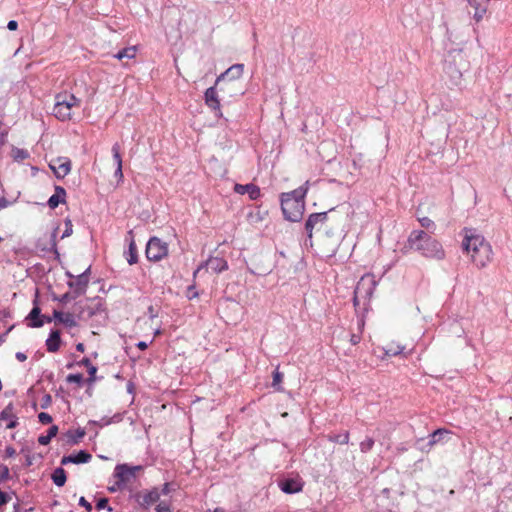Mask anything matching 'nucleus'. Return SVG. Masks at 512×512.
<instances>
[{
	"label": "nucleus",
	"instance_id": "f257e3e1",
	"mask_svg": "<svg viewBox=\"0 0 512 512\" xmlns=\"http://www.w3.org/2000/svg\"><path fill=\"white\" fill-rule=\"evenodd\" d=\"M407 246L428 259L441 261L446 256L442 244L423 230H413L408 236Z\"/></svg>",
	"mask_w": 512,
	"mask_h": 512
},
{
	"label": "nucleus",
	"instance_id": "f03ea898",
	"mask_svg": "<svg viewBox=\"0 0 512 512\" xmlns=\"http://www.w3.org/2000/svg\"><path fill=\"white\" fill-rule=\"evenodd\" d=\"M345 220L336 216L334 209L328 212L313 213L311 214L305 224V229L308 237L311 238L313 230L323 229L328 237H333L343 233V226Z\"/></svg>",
	"mask_w": 512,
	"mask_h": 512
},
{
	"label": "nucleus",
	"instance_id": "7ed1b4c3",
	"mask_svg": "<svg viewBox=\"0 0 512 512\" xmlns=\"http://www.w3.org/2000/svg\"><path fill=\"white\" fill-rule=\"evenodd\" d=\"M462 246L478 268L486 267L493 259L492 246L482 235L466 233Z\"/></svg>",
	"mask_w": 512,
	"mask_h": 512
},
{
	"label": "nucleus",
	"instance_id": "20e7f679",
	"mask_svg": "<svg viewBox=\"0 0 512 512\" xmlns=\"http://www.w3.org/2000/svg\"><path fill=\"white\" fill-rule=\"evenodd\" d=\"M307 185L308 181L304 186H301L291 192L281 194V209L286 220L298 222L302 219L305 209L304 198L308 191Z\"/></svg>",
	"mask_w": 512,
	"mask_h": 512
},
{
	"label": "nucleus",
	"instance_id": "39448f33",
	"mask_svg": "<svg viewBox=\"0 0 512 512\" xmlns=\"http://www.w3.org/2000/svg\"><path fill=\"white\" fill-rule=\"evenodd\" d=\"M466 63L461 51L450 52L444 62L445 83L450 89H462L463 69Z\"/></svg>",
	"mask_w": 512,
	"mask_h": 512
},
{
	"label": "nucleus",
	"instance_id": "423d86ee",
	"mask_svg": "<svg viewBox=\"0 0 512 512\" xmlns=\"http://www.w3.org/2000/svg\"><path fill=\"white\" fill-rule=\"evenodd\" d=\"M80 99L68 92H62L55 96V104L53 107V115L61 120H70L72 117V109L80 106Z\"/></svg>",
	"mask_w": 512,
	"mask_h": 512
},
{
	"label": "nucleus",
	"instance_id": "0eeeda50",
	"mask_svg": "<svg viewBox=\"0 0 512 512\" xmlns=\"http://www.w3.org/2000/svg\"><path fill=\"white\" fill-rule=\"evenodd\" d=\"M376 284L377 282L375 280L374 275L365 274L364 276H362L354 290V305L358 306L360 305L361 301L365 302L369 300L374 293Z\"/></svg>",
	"mask_w": 512,
	"mask_h": 512
},
{
	"label": "nucleus",
	"instance_id": "6e6552de",
	"mask_svg": "<svg viewBox=\"0 0 512 512\" xmlns=\"http://www.w3.org/2000/svg\"><path fill=\"white\" fill-rule=\"evenodd\" d=\"M91 267L89 266L84 272L75 276L70 272H66V276L71 280L67 283L69 288L73 291V297H79L86 293L89 285V275Z\"/></svg>",
	"mask_w": 512,
	"mask_h": 512
},
{
	"label": "nucleus",
	"instance_id": "1a4fd4ad",
	"mask_svg": "<svg viewBox=\"0 0 512 512\" xmlns=\"http://www.w3.org/2000/svg\"><path fill=\"white\" fill-rule=\"evenodd\" d=\"M168 254L167 243L158 237H152L146 245V257L150 261H159Z\"/></svg>",
	"mask_w": 512,
	"mask_h": 512
},
{
	"label": "nucleus",
	"instance_id": "9d476101",
	"mask_svg": "<svg viewBox=\"0 0 512 512\" xmlns=\"http://www.w3.org/2000/svg\"><path fill=\"white\" fill-rule=\"evenodd\" d=\"M141 469V466L118 464L114 470V477L117 479L116 485L120 488L128 483H131L136 478V472L140 471Z\"/></svg>",
	"mask_w": 512,
	"mask_h": 512
},
{
	"label": "nucleus",
	"instance_id": "9b49d317",
	"mask_svg": "<svg viewBox=\"0 0 512 512\" xmlns=\"http://www.w3.org/2000/svg\"><path fill=\"white\" fill-rule=\"evenodd\" d=\"M49 167L58 179H62L70 173L71 161L66 157H58L51 160Z\"/></svg>",
	"mask_w": 512,
	"mask_h": 512
},
{
	"label": "nucleus",
	"instance_id": "f8f14e48",
	"mask_svg": "<svg viewBox=\"0 0 512 512\" xmlns=\"http://www.w3.org/2000/svg\"><path fill=\"white\" fill-rule=\"evenodd\" d=\"M211 269L215 273H221L228 269V263L226 260L220 257H210L205 262H203L194 272V277L197 273L203 269Z\"/></svg>",
	"mask_w": 512,
	"mask_h": 512
},
{
	"label": "nucleus",
	"instance_id": "ddd939ff",
	"mask_svg": "<svg viewBox=\"0 0 512 512\" xmlns=\"http://www.w3.org/2000/svg\"><path fill=\"white\" fill-rule=\"evenodd\" d=\"M18 416L15 412V407L12 402H10L1 412H0V421L6 422V429H14L18 426Z\"/></svg>",
	"mask_w": 512,
	"mask_h": 512
},
{
	"label": "nucleus",
	"instance_id": "4468645a",
	"mask_svg": "<svg viewBox=\"0 0 512 512\" xmlns=\"http://www.w3.org/2000/svg\"><path fill=\"white\" fill-rule=\"evenodd\" d=\"M469 13L473 14V18L479 22L483 19L489 6V0H468Z\"/></svg>",
	"mask_w": 512,
	"mask_h": 512
},
{
	"label": "nucleus",
	"instance_id": "2eb2a0df",
	"mask_svg": "<svg viewBox=\"0 0 512 512\" xmlns=\"http://www.w3.org/2000/svg\"><path fill=\"white\" fill-rule=\"evenodd\" d=\"M279 487L286 494H294L302 491L303 482L298 478L284 479L279 483Z\"/></svg>",
	"mask_w": 512,
	"mask_h": 512
},
{
	"label": "nucleus",
	"instance_id": "dca6fc26",
	"mask_svg": "<svg viewBox=\"0 0 512 512\" xmlns=\"http://www.w3.org/2000/svg\"><path fill=\"white\" fill-rule=\"evenodd\" d=\"M204 97H205V103L206 105L216 111V115L217 116H221V111H220V101L217 97V92H216V88L215 86H212V87H209L206 91H205V94H204Z\"/></svg>",
	"mask_w": 512,
	"mask_h": 512
},
{
	"label": "nucleus",
	"instance_id": "f3484780",
	"mask_svg": "<svg viewBox=\"0 0 512 512\" xmlns=\"http://www.w3.org/2000/svg\"><path fill=\"white\" fill-rule=\"evenodd\" d=\"M234 191L240 195L248 194L251 200H256L261 195L260 188L252 183L245 185L235 184Z\"/></svg>",
	"mask_w": 512,
	"mask_h": 512
},
{
	"label": "nucleus",
	"instance_id": "a211bd4d",
	"mask_svg": "<svg viewBox=\"0 0 512 512\" xmlns=\"http://www.w3.org/2000/svg\"><path fill=\"white\" fill-rule=\"evenodd\" d=\"M92 458V455L85 450H80L77 454L63 456L61 459L62 465H67L69 463L73 464H83L88 463Z\"/></svg>",
	"mask_w": 512,
	"mask_h": 512
},
{
	"label": "nucleus",
	"instance_id": "6ab92c4d",
	"mask_svg": "<svg viewBox=\"0 0 512 512\" xmlns=\"http://www.w3.org/2000/svg\"><path fill=\"white\" fill-rule=\"evenodd\" d=\"M160 496H161L160 490L158 488H153L152 490H150L142 495H139L138 502L142 507L148 508L149 506L158 502L160 499Z\"/></svg>",
	"mask_w": 512,
	"mask_h": 512
},
{
	"label": "nucleus",
	"instance_id": "aec40b11",
	"mask_svg": "<svg viewBox=\"0 0 512 512\" xmlns=\"http://www.w3.org/2000/svg\"><path fill=\"white\" fill-rule=\"evenodd\" d=\"M244 70L243 64H234L230 68H228L224 73H222L217 79L215 85H217L219 82L223 81L226 78H229L230 80L239 79Z\"/></svg>",
	"mask_w": 512,
	"mask_h": 512
},
{
	"label": "nucleus",
	"instance_id": "412c9836",
	"mask_svg": "<svg viewBox=\"0 0 512 512\" xmlns=\"http://www.w3.org/2000/svg\"><path fill=\"white\" fill-rule=\"evenodd\" d=\"M405 349V345H402L401 343L394 340L386 343V345L383 346L384 355L387 357L402 355Z\"/></svg>",
	"mask_w": 512,
	"mask_h": 512
},
{
	"label": "nucleus",
	"instance_id": "4be33fe9",
	"mask_svg": "<svg viewBox=\"0 0 512 512\" xmlns=\"http://www.w3.org/2000/svg\"><path fill=\"white\" fill-rule=\"evenodd\" d=\"M120 150H121V147H120L119 143H115L112 146L113 159L116 163V170H115L114 175L119 180H122L123 179V171H122V157L120 154Z\"/></svg>",
	"mask_w": 512,
	"mask_h": 512
},
{
	"label": "nucleus",
	"instance_id": "5701e85b",
	"mask_svg": "<svg viewBox=\"0 0 512 512\" xmlns=\"http://www.w3.org/2000/svg\"><path fill=\"white\" fill-rule=\"evenodd\" d=\"M53 319H55L56 321L64 324L67 327H70V328L77 326L75 317L71 313H63V312L54 310Z\"/></svg>",
	"mask_w": 512,
	"mask_h": 512
},
{
	"label": "nucleus",
	"instance_id": "b1692460",
	"mask_svg": "<svg viewBox=\"0 0 512 512\" xmlns=\"http://www.w3.org/2000/svg\"><path fill=\"white\" fill-rule=\"evenodd\" d=\"M66 191L61 186L55 187V193L49 198L48 205L51 209L58 207L60 203H65Z\"/></svg>",
	"mask_w": 512,
	"mask_h": 512
},
{
	"label": "nucleus",
	"instance_id": "393cba45",
	"mask_svg": "<svg viewBox=\"0 0 512 512\" xmlns=\"http://www.w3.org/2000/svg\"><path fill=\"white\" fill-rule=\"evenodd\" d=\"M61 337L59 330H52L48 339L46 340V347L49 352H57L60 348Z\"/></svg>",
	"mask_w": 512,
	"mask_h": 512
},
{
	"label": "nucleus",
	"instance_id": "a878e982",
	"mask_svg": "<svg viewBox=\"0 0 512 512\" xmlns=\"http://www.w3.org/2000/svg\"><path fill=\"white\" fill-rule=\"evenodd\" d=\"M136 52H137L136 46L126 47V48L118 51L116 54H114V58H116L118 60L134 59L136 57Z\"/></svg>",
	"mask_w": 512,
	"mask_h": 512
},
{
	"label": "nucleus",
	"instance_id": "bb28decb",
	"mask_svg": "<svg viewBox=\"0 0 512 512\" xmlns=\"http://www.w3.org/2000/svg\"><path fill=\"white\" fill-rule=\"evenodd\" d=\"M84 436L85 431L83 429L69 430L65 434L68 444H77Z\"/></svg>",
	"mask_w": 512,
	"mask_h": 512
},
{
	"label": "nucleus",
	"instance_id": "cd10ccee",
	"mask_svg": "<svg viewBox=\"0 0 512 512\" xmlns=\"http://www.w3.org/2000/svg\"><path fill=\"white\" fill-rule=\"evenodd\" d=\"M66 472L63 468H56L52 474V480L56 486L62 487L66 483Z\"/></svg>",
	"mask_w": 512,
	"mask_h": 512
},
{
	"label": "nucleus",
	"instance_id": "c85d7f7f",
	"mask_svg": "<svg viewBox=\"0 0 512 512\" xmlns=\"http://www.w3.org/2000/svg\"><path fill=\"white\" fill-rule=\"evenodd\" d=\"M126 260L130 265L138 261L137 248L133 239L129 243L128 251L126 252Z\"/></svg>",
	"mask_w": 512,
	"mask_h": 512
},
{
	"label": "nucleus",
	"instance_id": "c756f323",
	"mask_svg": "<svg viewBox=\"0 0 512 512\" xmlns=\"http://www.w3.org/2000/svg\"><path fill=\"white\" fill-rule=\"evenodd\" d=\"M58 433V427L56 425H52L47 432V435H41L38 438V442L41 445H47L51 441L53 437H55Z\"/></svg>",
	"mask_w": 512,
	"mask_h": 512
},
{
	"label": "nucleus",
	"instance_id": "7c9ffc66",
	"mask_svg": "<svg viewBox=\"0 0 512 512\" xmlns=\"http://www.w3.org/2000/svg\"><path fill=\"white\" fill-rule=\"evenodd\" d=\"M449 434V431L443 428L435 430L431 435L429 439V445L433 446L434 444L438 443L443 435Z\"/></svg>",
	"mask_w": 512,
	"mask_h": 512
},
{
	"label": "nucleus",
	"instance_id": "2f4dec72",
	"mask_svg": "<svg viewBox=\"0 0 512 512\" xmlns=\"http://www.w3.org/2000/svg\"><path fill=\"white\" fill-rule=\"evenodd\" d=\"M328 440L334 443L339 444H348L349 442V432H344L343 434H335V435H329Z\"/></svg>",
	"mask_w": 512,
	"mask_h": 512
},
{
	"label": "nucleus",
	"instance_id": "473e14b6",
	"mask_svg": "<svg viewBox=\"0 0 512 512\" xmlns=\"http://www.w3.org/2000/svg\"><path fill=\"white\" fill-rule=\"evenodd\" d=\"M12 157L15 161H23L29 157V153L25 149L13 148Z\"/></svg>",
	"mask_w": 512,
	"mask_h": 512
},
{
	"label": "nucleus",
	"instance_id": "72a5a7b5",
	"mask_svg": "<svg viewBox=\"0 0 512 512\" xmlns=\"http://www.w3.org/2000/svg\"><path fill=\"white\" fill-rule=\"evenodd\" d=\"M283 380V374L278 370L276 369L274 372H273V382H272V386L277 390V391H282V387L280 386L281 382Z\"/></svg>",
	"mask_w": 512,
	"mask_h": 512
},
{
	"label": "nucleus",
	"instance_id": "f704fd0d",
	"mask_svg": "<svg viewBox=\"0 0 512 512\" xmlns=\"http://www.w3.org/2000/svg\"><path fill=\"white\" fill-rule=\"evenodd\" d=\"M421 226L431 232H434L436 229L435 223L429 217H422L418 219Z\"/></svg>",
	"mask_w": 512,
	"mask_h": 512
},
{
	"label": "nucleus",
	"instance_id": "c9c22d12",
	"mask_svg": "<svg viewBox=\"0 0 512 512\" xmlns=\"http://www.w3.org/2000/svg\"><path fill=\"white\" fill-rule=\"evenodd\" d=\"M374 439L371 438V437H367L365 440H363L361 443H360V450L362 453H367L369 452L373 446H374Z\"/></svg>",
	"mask_w": 512,
	"mask_h": 512
},
{
	"label": "nucleus",
	"instance_id": "e433bc0d",
	"mask_svg": "<svg viewBox=\"0 0 512 512\" xmlns=\"http://www.w3.org/2000/svg\"><path fill=\"white\" fill-rule=\"evenodd\" d=\"M10 476L9 468L8 466L1 464L0 465V484L4 481L8 480Z\"/></svg>",
	"mask_w": 512,
	"mask_h": 512
},
{
	"label": "nucleus",
	"instance_id": "4c0bfd02",
	"mask_svg": "<svg viewBox=\"0 0 512 512\" xmlns=\"http://www.w3.org/2000/svg\"><path fill=\"white\" fill-rule=\"evenodd\" d=\"M72 233H73L72 221L69 218H67V219H65V230H64L61 238L69 237L72 235Z\"/></svg>",
	"mask_w": 512,
	"mask_h": 512
},
{
	"label": "nucleus",
	"instance_id": "58836bf2",
	"mask_svg": "<svg viewBox=\"0 0 512 512\" xmlns=\"http://www.w3.org/2000/svg\"><path fill=\"white\" fill-rule=\"evenodd\" d=\"M66 381L68 383H77L81 384L83 382V375L82 374H69L66 378Z\"/></svg>",
	"mask_w": 512,
	"mask_h": 512
},
{
	"label": "nucleus",
	"instance_id": "ea45409f",
	"mask_svg": "<svg viewBox=\"0 0 512 512\" xmlns=\"http://www.w3.org/2000/svg\"><path fill=\"white\" fill-rule=\"evenodd\" d=\"M41 310L38 306L33 307V309L30 311L28 318L32 320V322L37 321L41 319Z\"/></svg>",
	"mask_w": 512,
	"mask_h": 512
},
{
	"label": "nucleus",
	"instance_id": "a19ab883",
	"mask_svg": "<svg viewBox=\"0 0 512 512\" xmlns=\"http://www.w3.org/2000/svg\"><path fill=\"white\" fill-rule=\"evenodd\" d=\"M52 321L51 317H47L45 315L41 316V319L34 321L31 323V327H42L44 325V322L50 323Z\"/></svg>",
	"mask_w": 512,
	"mask_h": 512
},
{
	"label": "nucleus",
	"instance_id": "79ce46f5",
	"mask_svg": "<svg viewBox=\"0 0 512 512\" xmlns=\"http://www.w3.org/2000/svg\"><path fill=\"white\" fill-rule=\"evenodd\" d=\"M38 419H39V422H41L42 424H50L52 422V417L51 415H49L48 413L46 412H41L38 414Z\"/></svg>",
	"mask_w": 512,
	"mask_h": 512
},
{
	"label": "nucleus",
	"instance_id": "37998d69",
	"mask_svg": "<svg viewBox=\"0 0 512 512\" xmlns=\"http://www.w3.org/2000/svg\"><path fill=\"white\" fill-rule=\"evenodd\" d=\"M155 510L156 512H170V505L162 501L156 506Z\"/></svg>",
	"mask_w": 512,
	"mask_h": 512
},
{
	"label": "nucleus",
	"instance_id": "c03bdc74",
	"mask_svg": "<svg viewBox=\"0 0 512 512\" xmlns=\"http://www.w3.org/2000/svg\"><path fill=\"white\" fill-rule=\"evenodd\" d=\"M52 402V398L49 394H45L42 398L41 407L43 409L48 408Z\"/></svg>",
	"mask_w": 512,
	"mask_h": 512
},
{
	"label": "nucleus",
	"instance_id": "a18cd8bd",
	"mask_svg": "<svg viewBox=\"0 0 512 512\" xmlns=\"http://www.w3.org/2000/svg\"><path fill=\"white\" fill-rule=\"evenodd\" d=\"M79 505L84 507L88 512L92 510V505L83 496L79 499Z\"/></svg>",
	"mask_w": 512,
	"mask_h": 512
},
{
	"label": "nucleus",
	"instance_id": "49530a36",
	"mask_svg": "<svg viewBox=\"0 0 512 512\" xmlns=\"http://www.w3.org/2000/svg\"><path fill=\"white\" fill-rule=\"evenodd\" d=\"M76 297H73V291L71 293H65L63 294L60 298H59V301L62 302V303H67L69 302L70 300L72 299H75Z\"/></svg>",
	"mask_w": 512,
	"mask_h": 512
},
{
	"label": "nucleus",
	"instance_id": "de8ad7c7",
	"mask_svg": "<svg viewBox=\"0 0 512 512\" xmlns=\"http://www.w3.org/2000/svg\"><path fill=\"white\" fill-rule=\"evenodd\" d=\"M108 506V499L107 498H101L98 500L97 504H96V508L97 510H101V509H104Z\"/></svg>",
	"mask_w": 512,
	"mask_h": 512
},
{
	"label": "nucleus",
	"instance_id": "09e8293b",
	"mask_svg": "<svg viewBox=\"0 0 512 512\" xmlns=\"http://www.w3.org/2000/svg\"><path fill=\"white\" fill-rule=\"evenodd\" d=\"M16 454V450L12 446H7L5 448L6 457H13Z\"/></svg>",
	"mask_w": 512,
	"mask_h": 512
},
{
	"label": "nucleus",
	"instance_id": "8fccbe9b",
	"mask_svg": "<svg viewBox=\"0 0 512 512\" xmlns=\"http://www.w3.org/2000/svg\"><path fill=\"white\" fill-rule=\"evenodd\" d=\"M361 341V336L358 334H352L350 337V342L352 345H356Z\"/></svg>",
	"mask_w": 512,
	"mask_h": 512
},
{
	"label": "nucleus",
	"instance_id": "3c124183",
	"mask_svg": "<svg viewBox=\"0 0 512 512\" xmlns=\"http://www.w3.org/2000/svg\"><path fill=\"white\" fill-rule=\"evenodd\" d=\"M18 27V23L17 21L15 20H10L7 24V28L10 30V31H14L16 30Z\"/></svg>",
	"mask_w": 512,
	"mask_h": 512
},
{
	"label": "nucleus",
	"instance_id": "603ef678",
	"mask_svg": "<svg viewBox=\"0 0 512 512\" xmlns=\"http://www.w3.org/2000/svg\"><path fill=\"white\" fill-rule=\"evenodd\" d=\"M16 359L23 362L27 359V355L23 352H17L15 355Z\"/></svg>",
	"mask_w": 512,
	"mask_h": 512
},
{
	"label": "nucleus",
	"instance_id": "864d4df0",
	"mask_svg": "<svg viewBox=\"0 0 512 512\" xmlns=\"http://www.w3.org/2000/svg\"><path fill=\"white\" fill-rule=\"evenodd\" d=\"M169 492H170L169 484L165 483L163 485L162 489L160 490V493L164 494V495H167Z\"/></svg>",
	"mask_w": 512,
	"mask_h": 512
},
{
	"label": "nucleus",
	"instance_id": "5fc2aeb1",
	"mask_svg": "<svg viewBox=\"0 0 512 512\" xmlns=\"http://www.w3.org/2000/svg\"><path fill=\"white\" fill-rule=\"evenodd\" d=\"M88 372L91 378L94 377L95 373L97 372V367L94 365H90V367L88 368Z\"/></svg>",
	"mask_w": 512,
	"mask_h": 512
},
{
	"label": "nucleus",
	"instance_id": "6e6d98bb",
	"mask_svg": "<svg viewBox=\"0 0 512 512\" xmlns=\"http://www.w3.org/2000/svg\"><path fill=\"white\" fill-rule=\"evenodd\" d=\"M80 364L81 365H84L86 366L87 368L90 367V365H92L91 361L89 358H83L81 361H80Z\"/></svg>",
	"mask_w": 512,
	"mask_h": 512
},
{
	"label": "nucleus",
	"instance_id": "4d7b16f0",
	"mask_svg": "<svg viewBox=\"0 0 512 512\" xmlns=\"http://www.w3.org/2000/svg\"><path fill=\"white\" fill-rule=\"evenodd\" d=\"M136 346L140 349V350H145L147 349L148 347V344L144 341H140L136 344Z\"/></svg>",
	"mask_w": 512,
	"mask_h": 512
},
{
	"label": "nucleus",
	"instance_id": "13d9d810",
	"mask_svg": "<svg viewBox=\"0 0 512 512\" xmlns=\"http://www.w3.org/2000/svg\"><path fill=\"white\" fill-rule=\"evenodd\" d=\"M336 248H337V243H335V244L333 245V247H331V248L327 251V255H328V256H332V255H334V254H335V252H336Z\"/></svg>",
	"mask_w": 512,
	"mask_h": 512
},
{
	"label": "nucleus",
	"instance_id": "bf43d9fd",
	"mask_svg": "<svg viewBox=\"0 0 512 512\" xmlns=\"http://www.w3.org/2000/svg\"><path fill=\"white\" fill-rule=\"evenodd\" d=\"M76 350L79 351V352H84V350H85L84 344L83 343H78L76 345Z\"/></svg>",
	"mask_w": 512,
	"mask_h": 512
},
{
	"label": "nucleus",
	"instance_id": "052dcab7",
	"mask_svg": "<svg viewBox=\"0 0 512 512\" xmlns=\"http://www.w3.org/2000/svg\"><path fill=\"white\" fill-rule=\"evenodd\" d=\"M8 201L5 198L0 199V208L6 207Z\"/></svg>",
	"mask_w": 512,
	"mask_h": 512
},
{
	"label": "nucleus",
	"instance_id": "680f3d73",
	"mask_svg": "<svg viewBox=\"0 0 512 512\" xmlns=\"http://www.w3.org/2000/svg\"><path fill=\"white\" fill-rule=\"evenodd\" d=\"M33 464L32 458L28 455L26 457V466H31Z\"/></svg>",
	"mask_w": 512,
	"mask_h": 512
},
{
	"label": "nucleus",
	"instance_id": "e2e57ef3",
	"mask_svg": "<svg viewBox=\"0 0 512 512\" xmlns=\"http://www.w3.org/2000/svg\"><path fill=\"white\" fill-rule=\"evenodd\" d=\"M55 237H56V232H54V233L52 234V245H53V247H55V248H56V239H55Z\"/></svg>",
	"mask_w": 512,
	"mask_h": 512
},
{
	"label": "nucleus",
	"instance_id": "0e129e2a",
	"mask_svg": "<svg viewBox=\"0 0 512 512\" xmlns=\"http://www.w3.org/2000/svg\"><path fill=\"white\" fill-rule=\"evenodd\" d=\"M213 512H225V510L221 507H217L213 510Z\"/></svg>",
	"mask_w": 512,
	"mask_h": 512
},
{
	"label": "nucleus",
	"instance_id": "69168bd1",
	"mask_svg": "<svg viewBox=\"0 0 512 512\" xmlns=\"http://www.w3.org/2000/svg\"><path fill=\"white\" fill-rule=\"evenodd\" d=\"M363 326H364V320L360 319L359 320V328L362 329Z\"/></svg>",
	"mask_w": 512,
	"mask_h": 512
},
{
	"label": "nucleus",
	"instance_id": "338daca9",
	"mask_svg": "<svg viewBox=\"0 0 512 512\" xmlns=\"http://www.w3.org/2000/svg\"><path fill=\"white\" fill-rule=\"evenodd\" d=\"M408 354H411V351H408V353H406V352L404 351V353H403V355H404L405 357H406Z\"/></svg>",
	"mask_w": 512,
	"mask_h": 512
},
{
	"label": "nucleus",
	"instance_id": "774afa93",
	"mask_svg": "<svg viewBox=\"0 0 512 512\" xmlns=\"http://www.w3.org/2000/svg\"><path fill=\"white\" fill-rule=\"evenodd\" d=\"M193 288V286L189 287V291L191 290V293H194V290H192Z\"/></svg>",
	"mask_w": 512,
	"mask_h": 512
}]
</instances>
